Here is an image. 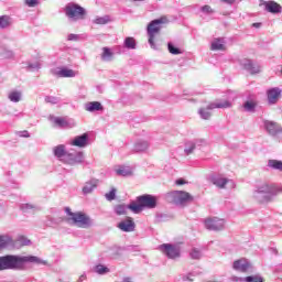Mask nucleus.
<instances>
[{"label": "nucleus", "instance_id": "nucleus-1", "mask_svg": "<svg viewBox=\"0 0 282 282\" xmlns=\"http://www.w3.org/2000/svg\"><path fill=\"white\" fill-rule=\"evenodd\" d=\"M24 263H45L36 256H3L0 257V270H21Z\"/></svg>", "mask_w": 282, "mask_h": 282}, {"label": "nucleus", "instance_id": "nucleus-2", "mask_svg": "<svg viewBox=\"0 0 282 282\" xmlns=\"http://www.w3.org/2000/svg\"><path fill=\"white\" fill-rule=\"evenodd\" d=\"M158 206V197L144 194L139 197H137V203H131L128 208L132 210L135 215L139 213H142L144 208L153 209Z\"/></svg>", "mask_w": 282, "mask_h": 282}, {"label": "nucleus", "instance_id": "nucleus-3", "mask_svg": "<svg viewBox=\"0 0 282 282\" xmlns=\"http://www.w3.org/2000/svg\"><path fill=\"white\" fill-rule=\"evenodd\" d=\"M65 213L68 215L67 221L76 226V228H89L91 226V218L83 212L74 213L69 207H66Z\"/></svg>", "mask_w": 282, "mask_h": 282}, {"label": "nucleus", "instance_id": "nucleus-4", "mask_svg": "<svg viewBox=\"0 0 282 282\" xmlns=\"http://www.w3.org/2000/svg\"><path fill=\"white\" fill-rule=\"evenodd\" d=\"M169 23V19L166 17H161L160 19L153 20L149 25H148V36H149V44L151 45L152 50H156L155 47V36L160 34V30L162 28L160 25Z\"/></svg>", "mask_w": 282, "mask_h": 282}, {"label": "nucleus", "instance_id": "nucleus-5", "mask_svg": "<svg viewBox=\"0 0 282 282\" xmlns=\"http://www.w3.org/2000/svg\"><path fill=\"white\" fill-rule=\"evenodd\" d=\"M257 193L258 195H262V199H260V202H271L274 195L282 193V189L274 184L262 183L258 186Z\"/></svg>", "mask_w": 282, "mask_h": 282}, {"label": "nucleus", "instance_id": "nucleus-6", "mask_svg": "<svg viewBox=\"0 0 282 282\" xmlns=\"http://www.w3.org/2000/svg\"><path fill=\"white\" fill-rule=\"evenodd\" d=\"M54 155L56 158H65V162H67V164H76V162H82L83 160V154L78 153L73 154V153H68L65 152V145L61 144L54 148Z\"/></svg>", "mask_w": 282, "mask_h": 282}, {"label": "nucleus", "instance_id": "nucleus-7", "mask_svg": "<svg viewBox=\"0 0 282 282\" xmlns=\"http://www.w3.org/2000/svg\"><path fill=\"white\" fill-rule=\"evenodd\" d=\"M65 14L66 17H68V19H75V21H78L80 19H85L87 11L85 10V8L76 3H68L65 7Z\"/></svg>", "mask_w": 282, "mask_h": 282}, {"label": "nucleus", "instance_id": "nucleus-8", "mask_svg": "<svg viewBox=\"0 0 282 282\" xmlns=\"http://www.w3.org/2000/svg\"><path fill=\"white\" fill-rule=\"evenodd\" d=\"M169 197L174 204H186V202H193V196L185 191H174L169 194Z\"/></svg>", "mask_w": 282, "mask_h": 282}, {"label": "nucleus", "instance_id": "nucleus-9", "mask_svg": "<svg viewBox=\"0 0 282 282\" xmlns=\"http://www.w3.org/2000/svg\"><path fill=\"white\" fill-rule=\"evenodd\" d=\"M228 107H230L229 101L225 100V101H219V102H214L210 104L207 109L203 108L199 110V115L202 116V118L204 120H208V118H210V109H227Z\"/></svg>", "mask_w": 282, "mask_h": 282}, {"label": "nucleus", "instance_id": "nucleus-10", "mask_svg": "<svg viewBox=\"0 0 282 282\" xmlns=\"http://www.w3.org/2000/svg\"><path fill=\"white\" fill-rule=\"evenodd\" d=\"M159 249L163 254L167 256V259H177V257H180V247H175L171 243H163Z\"/></svg>", "mask_w": 282, "mask_h": 282}, {"label": "nucleus", "instance_id": "nucleus-11", "mask_svg": "<svg viewBox=\"0 0 282 282\" xmlns=\"http://www.w3.org/2000/svg\"><path fill=\"white\" fill-rule=\"evenodd\" d=\"M205 227L207 230H224V219L207 218L205 220Z\"/></svg>", "mask_w": 282, "mask_h": 282}, {"label": "nucleus", "instance_id": "nucleus-12", "mask_svg": "<svg viewBox=\"0 0 282 282\" xmlns=\"http://www.w3.org/2000/svg\"><path fill=\"white\" fill-rule=\"evenodd\" d=\"M264 127L270 135H279V133H282V127L278 122L265 121Z\"/></svg>", "mask_w": 282, "mask_h": 282}, {"label": "nucleus", "instance_id": "nucleus-13", "mask_svg": "<svg viewBox=\"0 0 282 282\" xmlns=\"http://www.w3.org/2000/svg\"><path fill=\"white\" fill-rule=\"evenodd\" d=\"M118 228L123 232H133V230H135V223L133 221V218H128L119 223Z\"/></svg>", "mask_w": 282, "mask_h": 282}, {"label": "nucleus", "instance_id": "nucleus-14", "mask_svg": "<svg viewBox=\"0 0 282 282\" xmlns=\"http://www.w3.org/2000/svg\"><path fill=\"white\" fill-rule=\"evenodd\" d=\"M87 140H89V135H87V133H84L82 135L75 137L70 144L72 147H78L79 149H83V147H87Z\"/></svg>", "mask_w": 282, "mask_h": 282}, {"label": "nucleus", "instance_id": "nucleus-15", "mask_svg": "<svg viewBox=\"0 0 282 282\" xmlns=\"http://www.w3.org/2000/svg\"><path fill=\"white\" fill-rule=\"evenodd\" d=\"M281 97V89L279 88H272L268 90V100L270 105L276 104V100Z\"/></svg>", "mask_w": 282, "mask_h": 282}, {"label": "nucleus", "instance_id": "nucleus-16", "mask_svg": "<svg viewBox=\"0 0 282 282\" xmlns=\"http://www.w3.org/2000/svg\"><path fill=\"white\" fill-rule=\"evenodd\" d=\"M248 268H250V263L246 259L236 260L234 262V270H238L239 272H248Z\"/></svg>", "mask_w": 282, "mask_h": 282}, {"label": "nucleus", "instance_id": "nucleus-17", "mask_svg": "<svg viewBox=\"0 0 282 282\" xmlns=\"http://www.w3.org/2000/svg\"><path fill=\"white\" fill-rule=\"evenodd\" d=\"M267 12H271L272 14H279L281 12V4L269 1L264 3Z\"/></svg>", "mask_w": 282, "mask_h": 282}, {"label": "nucleus", "instance_id": "nucleus-18", "mask_svg": "<svg viewBox=\"0 0 282 282\" xmlns=\"http://www.w3.org/2000/svg\"><path fill=\"white\" fill-rule=\"evenodd\" d=\"M245 69H247V72H250L252 76L261 72V67L257 64H253L252 62H248L247 64H245Z\"/></svg>", "mask_w": 282, "mask_h": 282}, {"label": "nucleus", "instance_id": "nucleus-19", "mask_svg": "<svg viewBox=\"0 0 282 282\" xmlns=\"http://www.w3.org/2000/svg\"><path fill=\"white\" fill-rule=\"evenodd\" d=\"M12 243L14 242L10 236H0V252L1 250H6L9 246H12Z\"/></svg>", "mask_w": 282, "mask_h": 282}, {"label": "nucleus", "instance_id": "nucleus-20", "mask_svg": "<svg viewBox=\"0 0 282 282\" xmlns=\"http://www.w3.org/2000/svg\"><path fill=\"white\" fill-rule=\"evenodd\" d=\"M12 25V18L10 15H0V30H6Z\"/></svg>", "mask_w": 282, "mask_h": 282}, {"label": "nucleus", "instance_id": "nucleus-21", "mask_svg": "<svg viewBox=\"0 0 282 282\" xmlns=\"http://www.w3.org/2000/svg\"><path fill=\"white\" fill-rule=\"evenodd\" d=\"M57 76H59V78H74L76 73L69 68H62L59 72H57Z\"/></svg>", "mask_w": 282, "mask_h": 282}, {"label": "nucleus", "instance_id": "nucleus-22", "mask_svg": "<svg viewBox=\"0 0 282 282\" xmlns=\"http://www.w3.org/2000/svg\"><path fill=\"white\" fill-rule=\"evenodd\" d=\"M86 111H102V104L99 101H91L86 105Z\"/></svg>", "mask_w": 282, "mask_h": 282}, {"label": "nucleus", "instance_id": "nucleus-23", "mask_svg": "<svg viewBox=\"0 0 282 282\" xmlns=\"http://www.w3.org/2000/svg\"><path fill=\"white\" fill-rule=\"evenodd\" d=\"M93 23H95V25H107V23H111V18H109V15L97 17L94 19Z\"/></svg>", "mask_w": 282, "mask_h": 282}, {"label": "nucleus", "instance_id": "nucleus-24", "mask_svg": "<svg viewBox=\"0 0 282 282\" xmlns=\"http://www.w3.org/2000/svg\"><path fill=\"white\" fill-rule=\"evenodd\" d=\"M213 184L218 186V188H224L228 184V178L216 177L213 180Z\"/></svg>", "mask_w": 282, "mask_h": 282}, {"label": "nucleus", "instance_id": "nucleus-25", "mask_svg": "<svg viewBox=\"0 0 282 282\" xmlns=\"http://www.w3.org/2000/svg\"><path fill=\"white\" fill-rule=\"evenodd\" d=\"M149 149V143L147 141L139 142L134 145L135 153H142V151H147Z\"/></svg>", "mask_w": 282, "mask_h": 282}, {"label": "nucleus", "instance_id": "nucleus-26", "mask_svg": "<svg viewBox=\"0 0 282 282\" xmlns=\"http://www.w3.org/2000/svg\"><path fill=\"white\" fill-rule=\"evenodd\" d=\"M112 56H113V53L111 52V48L109 47L102 48V54H101L102 61H111Z\"/></svg>", "mask_w": 282, "mask_h": 282}, {"label": "nucleus", "instance_id": "nucleus-27", "mask_svg": "<svg viewBox=\"0 0 282 282\" xmlns=\"http://www.w3.org/2000/svg\"><path fill=\"white\" fill-rule=\"evenodd\" d=\"M117 175H122L123 177H127L129 175H133V171L129 167H120L117 170Z\"/></svg>", "mask_w": 282, "mask_h": 282}, {"label": "nucleus", "instance_id": "nucleus-28", "mask_svg": "<svg viewBox=\"0 0 282 282\" xmlns=\"http://www.w3.org/2000/svg\"><path fill=\"white\" fill-rule=\"evenodd\" d=\"M268 165L270 166V169H275L278 171H282V161L269 160Z\"/></svg>", "mask_w": 282, "mask_h": 282}, {"label": "nucleus", "instance_id": "nucleus-29", "mask_svg": "<svg viewBox=\"0 0 282 282\" xmlns=\"http://www.w3.org/2000/svg\"><path fill=\"white\" fill-rule=\"evenodd\" d=\"M96 188V184L94 183H86V185L83 187V194L89 195V193H93V191Z\"/></svg>", "mask_w": 282, "mask_h": 282}, {"label": "nucleus", "instance_id": "nucleus-30", "mask_svg": "<svg viewBox=\"0 0 282 282\" xmlns=\"http://www.w3.org/2000/svg\"><path fill=\"white\" fill-rule=\"evenodd\" d=\"M69 123H67V120L65 118L57 117L54 119V126L55 127H68Z\"/></svg>", "mask_w": 282, "mask_h": 282}, {"label": "nucleus", "instance_id": "nucleus-31", "mask_svg": "<svg viewBox=\"0 0 282 282\" xmlns=\"http://www.w3.org/2000/svg\"><path fill=\"white\" fill-rule=\"evenodd\" d=\"M9 99L11 100V102H19V100H21V93H19V91H11L9 94Z\"/></svg>", "mask_w": 282, "mask_h": 282}, {"label": "nucleus", "instance_id": "nucleus-32", "mask_svg": "<svg viewBox=\"0 0 282 282\" xmlns=\"http://www.w3.org/2000/svg\"><path fill=\"white\" fill-rule=\"evenodd\" d=\"M124 45L130 50H135V40L133 37H127L124 41Z\"/></svg>", "mask_w": 282, "mask_h": 282}, {"label": "nucleus", "instance_id": "nucleus-33", "mask_svg": "<svg viewBox=\"0 0 282 282\" xmlns=\"http://www.w3.org/2000/svg\"><path fill=\"white\" fill-rule=\"evenodd\" d=\"M212 50H214V51L226 50V47L221 44V40H215L212 43Z\"/></svg>", "mask_w": 282, "mask_h": 282}, {"label": "nucleus", "instance_id": "nucleus-34", "mask_svg": "<svg viewBox=\"0 0 282 282\" xmlns=\"http://www.w3.org/2000/svg\"><path fill=\"white\" fill-rule=\"evenodd\" d=\"M254 107H257V102L254 101H246L243 105L245 111H254Z\"/></svg>", "mask_w": 282, "mask_h": 282}, {"label": "nucleus", "instance_id": "nucleus-35", "mask_svg": "<svg viewBox=\"0 0 282 282\" xmlns=\"http://www.w3.org/2000/svg\"><path fill=\"white\" fill-rule=\"evenodd\" d=\"M95 272H97V274H107V272H109V268L99 264L95 268Z\"/></svg>", "mask_w": 282, "mask_h": 282}, {"label": "nucleus", "instance_id": "nucleus-36", "mask_svg": "<svg viewBox=\"0 0 282 282\" xmlns=\"http://www.w3.org/2000/svg\"><path fill=\"white\" fill-rule=\"evenodd\" d=\"M246 282H263V278L259 275H249L245 279Z\"/></svg>", "mask_w": 282, "mask_h": 282}, {"label": "nucleus", "instance_id": "nucleus-37", "mask_svg": "<svg viewBox=\"0 0 282 282\" xmlns=\"http://www.w3.org/2000/svg\"><path fill=\"white\" fill-rule=\"evenodd\" d=\"M167 50H169L170 54H174V55L182 54V51H180V48L173 46L171 43L167 44Z\"/></svg>", "mask_w": 282, "mask_h": 282}, {"label": "nucleus", "instance_id": "nucleus-38", "mask_svg": "<svg viewBox=\"0 0 282 282\" xmlns=\"http://www.w3.org/2000/svg\"><path fill=\"white\" fill-rule=\"evenodd\" d=\"M193 151H195V143L187 142L186 148H185V153H187V155H191V153H193Z\"/></svg>", "mask_w": 282, "mask_h": 282}, {"label": "nucleus", "instance_id": "nucleus-39", "mask_svg": "<svg viewBox=\"0 0 282 282\" xmlns=\"http://www.w3.org/2000/svg\"><path fill=\"white\" fill-rule=\"evenodd\" d=\"M116 213H117V215H126L127 206H124V205H117L116 206Z\"/></svg>", "mask_w": 282, "mask_h": 282}, {"label": "nucleus", "instance_id": "nucleus-40", "mask_svg": "<svg viewBox=\"0 0 282 282\" xmlns=\"http://www.w3.org/2000/svg\"><path fill=\"white\" fill-rule=\"evenodd\" d=\"M106 199H108V202H113V199H116V188H112L106 194Z\"/></svg>", "mask_w": 282, "mask_h": 282}, {"label": "nucleus", "instance_id": "nucleus-41", "mask_svg": "<svg viewBox=\"0 0 282 282\" xmlns=\"http://www.w3.org/2000/svg\"><path fill=\"white\" fill-rule=\"evenodd\" d=\"M25 6H28V8H36L39 0H25Z\"/></svg>", "mask_w": 282, "mask_h": 282}, {"label": "nucleus", "instance_id": "nucleus-42", "mask_svg": "<svg viewBox=\"0 0 282 282\" xmlns=\"http://www.w3.org/2000/svg\"><path fill=\"white\" fill-rule=\"evenodd\" d=\"M191 257H192V259H200L202 252H199V250H197V249H194L191 252Z\"/></svg>", "mask_w": 282, "mask_h": 282}, {"label": "nucleus", "instance_id": "nucleus-43", "mask_svg": "<svg viewBox=\"0 0 282 282\" xmlns=\"http://www.w3.org/2000/svg\"><path fill=\"white\" fill-rule=\"evenodd\" d=\"M19 241H20L21 246H30V239H28L25 237H20Z\"/></svg>", "mask_w": 282, "mask_h": 282}, {"label": "nucleus", "instance_id": "nucleus-44", "mask_svg": "<svg viewBox=\"0 0 282 282\" xmlns=\"http://www.w3.org/2000/svg\"><path fill=\"white\" fill-rule=\"evenodd\" d=\"M176 186H184V184H188L184 178H178L175 182Z\"/></svg>", "mask_w": 282, "mask_h": 282}, {"label": "nucleus", "instance_id": "nucleus-45", "mask_svg": "<svg viewBox=\"0 0 282 282\" xmlns=\"http://www.w3.org/2000/svg\"><path fill=\"white\" fill-rule=\"evenodd\" d=\"M202 10L203 12H208V13L213 12V9L210 8V6H204Z\"/></svg>", "mask_w": 282, "mask_h": 282}, {"label": "nucleus", "instance_id": "nucleus-46", "mask_svg": "<svg viewBox=\"0 0 282 282\" xmlns=\"http://www.w3.org/2000/svg\"><path fill=\"white\" fill-rule=\"evenodd\" d=\"M68 41H78V35H76V34H69V35H68Z\"/></svg>", "mask_w": 282, "mask_h": 282}, {"label": "nucleus", "instance_id": "nucleus-47", "mask_svg": "<svg viewBox=\"0 0 282 282\" xmlns=\"http://www.w3.org/2000/svg\"><path fill=\"white\" fill-rule=\"evenodd\" d=\"M224 3H228L229 6H232V3H235V0H220Z\"/></svg>", "mask_w": 282, "mask_h": 282}, {"label": "nucleus", "instance_id": "nucleus-48", "mask_svg": "<svg viewBox=\"0 0 282 282\" xmlns=\"http://www.w3.org/2000/svg\"><path fill=\"white\" fill-rule=\"evenodd\" d=\"M252 28H261V23L256 22V23L252 24Z\"/></svg>", "mask_w": 282, "mask_h": 282}, {"label": "nucleus", "instance_id": "nucleus-49", "mask_svg": "<svg viewBox=\"0 0 282 282\" xmlns=\"http://www.w3.org/2000/svg\"><path fill=\"white\" fill-rule=\"evenodd\" d=\"M22 138H30V133H28V131H24Z\"/></svg>", "mask_w": 282, "mask_h": 282}, {"label": "nucleus", "instance_id": "nucleus-50", "mask_svg": "<svg viewBox=\"0 0 282 282\" xmlns=\"http://www.w3.org/2000/svg\"><path fill=\"white\" fill-rule=\"evenodd\" d=\"M122 282H133L131 278H124Z\"/></svg>", "mask_w": 282, "mask_h": 282}]
</instances>
